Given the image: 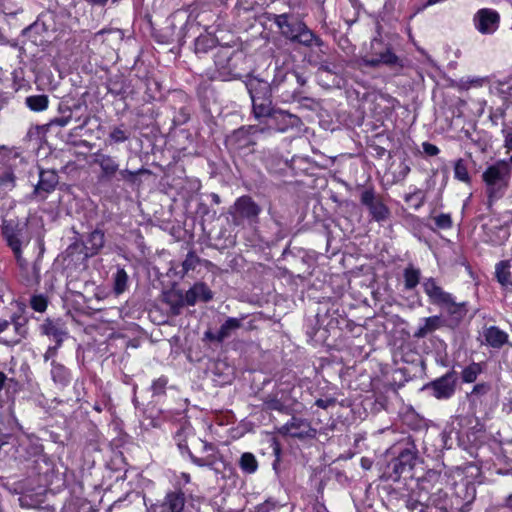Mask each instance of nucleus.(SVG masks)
<instances>
[{
    "label": "nucleus",
    "mask_w": 512,
    "mask_h": 512,
    "mask_svg": "<svg viewBox=\"0 0 512 512\" xmlns=\"http://www.w3.org/2000/svg\"><path fill=\"white\" fill-rule=\"evenodd\" d=\"M66 143L68 145L73 146V147H84V148H86L88 150H91L92 147H93V145L90 142L86 141V140H75L74 139V132L73 131L68 134L67 139H66Z\"/></svg>",
    "instance_id": "nucleus-45"
},
{
    "label": "nucleus",
    "mask_w": 512,
    "mask_h": 512,
    "mask_svg": "<svg viewBox=\"0 0 512 512\" xmlns=\"http://www.w3.org/2000/svg\"><path fill=\"white\" fill-rule=\"evenodd\" d=\"M417 461V453L412 449H404L399 455L394 458L389 464L388 477L393 481H398L400 477L408 472H411Z\"/></svg>",
    "instance_id": "nucleus-7"
},
{
    "label": "nucleus",
    "mask_w": 512,
    "mask_h": 512,
    "mask_svg": "<svg viewBox=\"0 0 512 512\" xmlns=\"http://www.w3.org/2000/svg\"><path fill=\"white\" fill-rule=\"evenodd\" d=\"M370 213L376 221H383L389 216V209L379 200H377L370 208Z\"/></svg>",
    "instance_id": "nucleus-37"
},
{
    "label": "nucleus",
    "mask_w": 512,
    "mask_h": 512,
    "mask_svg": "<svg viewBox=\"0 0 512 512\" xmlns=\"http://www.w3.org/2000/svg\"><path fill=\"white\" fill-rule=\"evenodd\" d=\"M59 347L60 346H57L56 344L55 346L49 347L46 353L44 354L45 361H48L51 357H53L56 354V351Z\"/></svg>",
    "instance_id": "nucleus-58"
},
{
    "label": "nucleus",
    "mask_w": 512,
    "mask_h": 512,
    "mask_svg": "<svg viewBox=\"0 0 512 512\" xmlns=\"http://www.w3.org/2000/svg\"><path fill=\"white\" fill-rule=\"evenodd\" d=\"M19 320H20V318H18V320L15 321L14 326H15V330L17 331V333L19 334L20 337L18 339L12 340L10 342L11 344L19 343L20 339L22 337H25V335H26V329L24 328V323L20 322Z\"/></svg>",
    "instance_id": "nucleus-49"
},
{
    "label": "nucleus",
    "mask_w": 512,
    "mask_h": 512,
    "mask_svg": "<svg viewBox=\"0 0 512 512\" xmlns=\"http://www.w3.org/2000/svg\"><path fill=\"white\" fill-rule=\"evenodd\" d=\"M484 337L486 342L493 348L502 347L508 340V335L495 326L486 329Z\"/></svg>",
    "instance_id": "nucleus-24"
},
{
    "label": "nucleus",
    "mask_w": 512,
    "mask_h": 512,
    "mask_svg": "<svg viewBox=\"0 0 512 512\" xmlns=\"http://www.w3.org/2000/svg\"><path fill=\"white\" fill-rule=\"evenodd\" d=\"M128 275L123 268L117 270L114 276V292L119 295L127 288Z\"/></svg>",
    "instance_id": "nucleus-35"
},
{
    "label": "nucleus",
    "mask_w": 512,
    "mask_h": 512,
    "mask_svg": "<svg viewBox=\"0 0 512 512\" xmlns=\"http://www.w3.org/2000/svg\"><path fill=\"white\" fill-rule=\"evenodd\" d=\"M166 380L164 379H158L156 381H154L153 385H152V389L154 391L155 394H159V393H162L165 386H166Z\"/></svg>",
    "instance_id": "nucleus-54"
},
{
    "label": "nucleus",
    "mask_w": 512,
    "mask_h": 512,
    "mask_svg": "<svg viewBox=\"0 0 512 512\" xmlns=\"http://www.w3.org/2000/svg\"><path fill=\"white\" fill-rule=\"evenodd\" d=\"M200 258L196 255L194 251L188 252L185 260L182 263V267L185 273L190 270H194L196 266L199 264Z\"/></svg>",
    "instance_id": "nucleus-43"
},
{
    "label": "nucleus",
    "mask_w": 512,
    "mask_h": 512,
    "mask_svg": "<svg viewBox=\"0 0 512 512\" xmlns=\"http://www.w3.org/2000/svg\"><path fill=\"white\" fill-rule=\"evenodd\" d=\"M51 374L55 382L64 383L67 381L68 373L66 368L55 361L52 362Z\"/></svg>",
    "instance_id": "nucleus-40"
},
{
    "label": "nucleus",
    "mask_w": 512,
    "mask_h": 512,
    "mask_svg": "<svg viewBox=\"0 0 512 512\" xmlns=\"http://www.w3.org/2000/svg\"><path fill=\"white\" fill-rule=\"evenodd\" d=\"M17 264L20 268V275L22 281L26 286H35L40 282V266L38 260H36L32 265H29L28 262L23 258H16Z\"/></svg>",
    "instance_id": "nucleus-14"
},
{
    "label": "nucleus",
    "mask_w": 512,
    "mask_h": 512,
    "mask_svg": "<svg viewBox=\"0 0 512 512\" xmlns=\"http://www.w3.org/2000/svg\"><path fill=\"white\" fill-rule=\"evenodd\" d=\"M239 466L243 472L252 474L257 470L258 462L252 453L245 452L240 457Z\"/></svg>",
    "instance_id": "nucleus-32"
},
{
    "label": "nucleus",
    "mask_w": 512,
    "mask_h": 512,
    "mask_svg": "<svg viewBox=\"0 0 512 512\" xmlns=\"http://www.w3.org/2000/svg\"><path fill=\"white\" fill-rule=\"evenodd\" d=\"M246 87L251 99L271 96V91L273 89L268 81L262 80L258 77H249L246 82Z\"/></svg>",
    "instance_id": "nucleus-17"
},
{
    "label": "nucleus",
    "mask_w": 512,
    "mask_h": 512,
    "mask_svg": "<svg viewBox=\"0 0 512 512\" xmlns=\"http://www.w3.org/2000/svg\"><path fill=\"white\" fill-rule=\"evenodd\" d=\"M261 207L248 195L236 199L229 208L228 213L232 217V224L241 226L244 221L250 224L257 223L261 213Z\"/></svg>",
    "instance_id": "nucleus-4"
},
{
    "label": "nucleus",
    "mask_w": 512,
    "mask_h": 512,
    "mask_svg": "<svg viewBox=\"0 0 512 512\" xmlns=\"http://www.w3.org/2000/svg\"><path fill=\"white\" fill-rule=\"evenodd\" d=\"M427 480L423 479L418 484L419 493L417 494V497H415V492H412L411 495L408 497L406 501V507L410 511H416L419 507H421L420 512H425V508H427V504L423 501V497L421 495V491L428 492L427 487Z\"/></svg>",
    "instance_id": "nucleus-23"
},
{
    "label": "nucleus",
    "mask_w": 512,
    "mask_h": 512,
    "mask_svg": "<svg viewBox=\"0 0 512 512\" xmlns=\"http://www.w3.org/2000/svg\"><path fill=\"white\" fill-rule=\"evenodd\" d=\"M285 434L294 438H314L316 429L312 428L310 422L303 418L292 417V419L282 427Z\"/></svg>",
    "instance_id": "nucleus-11"
},
{
    "label": "nucleus",
    "mask_w": 512,
    "mask_h": 512,
    "mask_svg": "<svg viewBox=\"0 0 512 512\" xmlns=\"http://www.w3.org/2000/svg\"><path fill=\"white\" fill-rule=\"evenodd\" d=\"M482 368L479 363H471L465 367L462 371V380L466 383H472L477 379V376L481 373Z\"/></svg>",
    "instance_id": "nucleus-36"
},
{
    "label": "nucleus",
    "mask_w": 512,
    "mask_h": 512,
    "mask_svg": "<svg viewBox=\"0 0 512 512\" xmlns=\"http://www.w3.org/2000/svg\"><path fill=\"white\" fill-rule=\"evenodd\" d=\"M185 495L181 491L170 492L161 504V512H184Z\"/></svg>",
    "instance_id": "nucleus-18"
},
{
    "label": "nucleus",
    "mask_w": 512,
    "mask_h": 512,
    "mask_svg": "<svg viewBox=\"0 0 512 512\" xmlns=\"http://www.w3.org/2000/svg\"><path fill=\"white\" fill-rule=\"evenodd\" d=\"M109 137L115 143L124 142L129 138L128 134L120 128H114Z\"/></svg>",
    "instance_id": "nucleus-47"
},
{
    "label": "nucleus",
    "mask_w": 512,
    "mask_h": 512,
    "mask_svg": "<svg viewBox=\"0 0 512 512\" xmlns=\"http://www.w3.org/2000/svg\"><path fill=\"white\" fill-rule=\"evenodd\" d=\"M445 325L446 321L441 316L435 315L427 317L424 319V324L414 332L413 336L417 339L425 338L427 335L433 333L441 327H444Z\"/></svg>",
    "instance_id": "nucleus-19"
},
{
    "label": "nucleus",
    "mask_w": 512,
    "mask_h": 512,
    "mask_svg": "<svg viewBox=\"0 0 512 512\" xmlns=\"http://www.w3.org/2000/svg\"><path fill=\"white\" fill-rule=\"evenodd\" d=\"M193 462L199 466H212V468L216 471V472H220V468L218 467L217 463L215 462H207L205 461L204 459H200V458H192Z\"/></svg>",
    "instance_id": "nucleus-53"
},
{
    "label": "nucleus",
    "mask_w": 512,
    "mask_h": 512,
    "mask_svg": "<svg viewBox=\"0 0 512 512\" xmlns=\"http://www.w3.org/2000/svg\"><path fill=\"white\" fill-rule=\"evenodd\" d=\"M117 173H119L121 180H124L128 183L134 184L136 182V177L138 175L149 174L150 171L145 168H141L137 171H130L128 169H123V170H119Z\"/></svg>",
    "instance_id": "nucleus-38"
},
{
    "label": "nucleus",
    "mask_w": 512,
    "mask_h": 512,
    "mask_svg": "<svg viewBox=\"0 0 512 512\" xmlns=\"http://www.w3.org/2000/svg\"><path fill=\"white\" fill-rule=\"evenodd\" d=\"M16 179V173L10 165L6 167L0 174V187L7 190H12L15 187Z\"/></svg>",
    "instance_id": "nucleus-33"
},
{
    "label": "nucleus",
    "mask_w": 512,
    "mask_h": 512,
    "mask_svg": "<svg viewBox=\"0 0 512 512\" xmlns=\"http://www.w3.org/2000/svg\"><path fill=\"white\" fill-rule=\"evenodd\" d=\"M9 96L7 93L0 92V110L8 103Z\"/></svg>",
    "instance_id": "nucleus-60"
},
{
    "label": "nucleus",
    "mask_w": 512,
    "mask_h": 512,
    "mask_svg": "<svg viewBox=\"0 0 512 512\" xmlns=\"http://www.w3.org/2000/svg\"><path fill=\"white\" fill-rule=\"evenodd\" d=\"M425 200H426L425 192H423L420 189L414 191L413 193H409L405 196V202L411 203V202L415 201L414 207L416 209L420 208L425 203Z\"/></svg>",
    "instance_id": "nucleus-41"
},
{
    "label": "nucleus",
    "mask_w": 512,
    "mask_h": 512,
    "mask_svg": "<svg viewBox=\"0 0 512 512\" xmlns=\"http://www.w3.org/2000/svg\"><path fill=\"white\" fill-rule=\"evenodd\" d=\"M272 20L280 30L281 35L292 43L310 48L313 45L322 47L324 42L300 19L291 14H274Z\"/></svg>",
    "instance_id": "nucleus-1"
},
{
    "label": "nucleus",
    "mask_w": 512,
    "mask_h": 512,
    "mask_svg": "<svg viewBox=\"0 0 512 512\" xmlns=\"http://www.w3.org/2000/svg\"><path fill=\"white\" fill-rule=\"evenodd\" d=\"M31 307L37 312H44L47 308V299L42 295H35L30 301Z\"/></svg>",
    "instance_id": "nucleus-44"
},
{
    "label": "nucleus",
    "mask_w": 512,
    "mask_h": 512,
    "mask_svg": "<svg viewBox=\"0 0 512 512\" xmlns=\"http://www.w3.org/2000/svg\"><path fill=\"white\" fill-rule=\"evenodd\" d=\"M240 54L233 53L228 48H221L214 56V63L218 71L219 77L223 80L240 76V72L236 68L235 60Z\"/></svg>",
    "instance_id": "nucleus-6"
},
{
    "label": "nucleus",
    "mask_w": 512,
    "mask_h": 512,
    "mask_svg": "<svg viewBox=\"0 0 512 512\" xmlns=\"http://www.w3.org/2000/svg\"><path fill=\"white\" fill-rule=\"evenodd\" d=\"M78 248H79V244H78L77 242H75V243L71 244V245L67 248L66 252H67V254H68V255H70V254H72L74 251H76Z\"/></svg>",
    "instance_id": "nucleus-63"
},
{
    "label": "nucleus",
    "mask_w": 512,
    "mask_h": 512,
    "mask_svg": "<svg viewBox=\"0 0 512 512\" xmlns=\"http://www.w3.org/2000/svg\"><path fill=\"white\" fill-rule=\"evenodd\" d=\"M93 163L101 168L99 179L102 181H111L119 171V164L115 158L101 152L93 154Z\"/></svg>",
    "instance_id": "nucleus-13"
},
{
    "label": "nucleus",
    "mask_w": 512,
    "mask_h": 512,
    "mask_svg": "<svg viewBox=\"0 0 512 512\" xmlns=\"http://www.w3.org/2000/svg\"><path fill=\"white\" fill-rule=\"evenodd\" d=\"M510 174V165L505 161L496 162L483 173L482 177L487 186L489 205L502 196L508 186Z\"/></svg>",
    "instance_id": "nucleus-2"
},
{
    "label": "nucleus",
    "mask_w": 512,
    "mask_h": 512,
    "mask_svg": "<svg viewBox=\"0 0 512 512\" xmlns=\"http://www.w3.org/2000/svg\"><path fill=\"white\" fill-rule=\"evenodd\" d=\"M377 200L372 190H365L361 194V202L370 208Z\"/></svg>",
    "instance_id": "nucleus-48"
},
{
    "label": "nucleus",
    "mask_w": 512,
    "mask_h": 512,
    "mask_svg": "<svg viewBox=\"0 0 512 512\" xmlns=\"http://www.w3.org/2000/svg\"><path fill=\"white\" fill-rule=\"evenodd\" d=\"M252 100L253 114L257 119L268 118L275 110L272 107L271 96L268 97H256Z\"/></svg>",
    "instance_id": "nucleus-20"
},
{
    "label": "nucleus",
    "mask_w": 512,
    "mask_h": 512,
    "mask_svg": "<svg viewBox=\"0 0 512 512\" xmlns=\"http://www.w3.org/2000/svg\"><path fill=\"white\" fill-rule=\"evenodd\" d=\"M6 380H7V376L5 375V373L0 372V391L4 387Z\"/></svg>",
    "instance_id": "nucleus-64"
},
{
    "label": "nucleus",
    "mask_w": 512,
    "mask_h": 512,
    "mask_svg": "<svg viewBox=\"0 0 512 512\" xmlns=\"http://www.w3.org/2000/svg\"><path fill=\"white\" fill-rule=\"evenodd\" d=\"M490 390V386L486 383H480L474 386L472 394L484 395Z\"/></svg>",
    "instance_id": "nucleus-51"
},
{
    "label": "nucleus",
    "mask_w": 512,
    "mask_h": 512,
    "mask_svg": "<svg viewBox=\"0 0 512 512\" xmlns=\"http://www.w3.org/2000/svg\"><path fill=\"white\" fill-rule=\"evenodd\" d=\"M505 146L508 150H512V132L506 136ZM510 160L512 162V155Z\"/></svg>",
    "instance_id": "nucleus-61"
},
{
    "label": "nucleus",
    "mask_w": 512,
    "mask_h": 512,
    "mask_svg": "<svg viewBox=\"0 0 512 512\" xmlns=\"http://www.w3.org/2000/svg\"><path fill=\"white\" fill-rule=\"evenodd\" d=\"M245 319V316L241 318H228L221 326L218 331L219 339H227L231 336L232 332L239 329L242 326V320Z\"/></svg>",
    "instance_id": "nucleus-28"
},
{
    "label": "nucleus",
    "mask_w": 512,
    "mask_h": 512,
    "mask_svg": "<svg viewBox=\"0 0 512 512\" xmlns=\"http://www.w3.org/2000/svg\"><path fill=\"white\" fill-rule=\"evenodd\" d=\"M265 406L269 410H281L282 403L277 399H270L265 401Z\"/></svg>",
    "instance_id": "nucleus-55"
},
{
    "label": "nucleus",
    "mask_w": 512,
    "mask_h": 512,
    "mask_svg": "<svg viewBox=\"0 0 512 512\" xmlns=\"http://www.w3.org/2000/svg\"><path fill=\"white\" fill-rule=\"evenodd\" d=\"M437 227L447 229L452 226V220L449 214H440L434 218Z\"/></svg>",
    "instance_id": "nucleus-46"
},
{
    "label": "nucleus",
    "mask_w": 512,
    "mask_h": 512,
    "mask_svg": "<svg viewBox=\"0 0 512 512\" xmlns=\"http://www.w3.org/2000/svg\"><path fill=\"white\" fill-rule=\"evenodd\" d=\"M267 130V128L265 127H260V126H257V125H250V126H247V127H241L240 129L236 130L234 132V135L238 138L240 137H243V136H250V135H255L257 133H263Z\"/></svg>",
    "instance_id": "nucleus-42"
},
{
    "label": "nucleus",
    "mask_w": 512,
    "mask_h": 512,
    "mask_svg": "<svg viewBox=\"0 0 512 512\" xmlns=\"http://www.w3.org/2000/svg\"><path fill=\"white\" fill-rule=\"evenodd\" d=\"M335 402H336V400L333 399V398H330V399H318V400H316L315 404L319 408L326 409L329 406L334 405Z\"/></svg>",
    "instance_id": "nucleus-56"
},
{
    "label": "nucleus",
    "mask_w": 512,
    "mask_h": 512,
    "mask_svg": "<svg viewBox=\"0 0 512 512\" xmlns=\"http://www.w3.org/2000/svg\"><path fill=\"white\" fill-rule=\"evenodd\" d=\"M217 336H218V332L217 333H213L212 331H207L205 333V338L209 339L210 341H217L219 343L224 341V339H219Z\"/></svg>",
    "instance_id": "nucleus-59"
},
{
    "label": "nucleus",
    "mask_w": 512,
    "mask_h": 512,
    "mask_svg": "<svg viewBox=\"0 0 512 512\" xmlns=\"http://www.w3.org/2000/svg\"><path fill=\"white\" fill-rule=\"evenodd\" d=\"M420 270L414 268L413 265H409L404 270V285L405 289L412 290L414 289L420 281Z\"/></svg>",
    "instance_id": "nucleus-31"
},
{
    "label": "nucleus",
    "mask_w": 512,
    "mask_h": 512,
    "mask_svg": "<svg viewBox=\"0 0 512 512\" xmlns=\"http://www.w3.org/2000/svg\"><path fill=\"white\" fill-rule=\"evenodd\" d=\"M306 78L296 71H291L289 75V87L286 89V94L295 97L301 93V88L306 84Z\"/></svg>",
    "instance_id": "nucleus-29"
},
{
    "label": "nucleus",
    "mask_w": 512,
    "mask_h": 512,
    "mask_svg": "<svg viewBox=\"0 0 512 512\" xmlns=\"http://www.w3.org/2000/svg\"><path fill=\"white\" fill-rule=\"evenodd\" d=\"M164 302L167 303L174 315H178L186 304L185 295L180 290H170L163 294Z\"/></svg>",
    "instance_id": "nucleus-22"
},
{
    "label": "nucleus",
    "mask_w": 512,
    "mask_h": 512,
    "mask_svg": "<svg viewBox=\"0 0 512 512\" xmlns=\"http://www.w3.org/2000/svg\"><path fill=\"white\" fill-rule=\"evenodd\" d=\"M423 286L426 294L429 296L430 301L433 304L445 306L447 303L451 302L452 296L443 291V289L436 284L433 278L427 279Z\"/></svg>",
    "instance_id": "nucleus-15"
},
{
    "label": "nucleus",
    "mask_w": 512,
    "mask_h": 512,
    "mask_svg": "<svg viewBox=\"0 0 512 512\" xmlns=\"http://www.w3.org/2000/svg\"><path fill=\"white\" fill-rule=\"evenodd\" d=\"M456 377L454 372H448L444 376L427 385L433 390V395L438 398H449L455 390Z\"/></svg>",
    "instance_id": "nucleus-12"
},
{
    "label": "nucleus",
    "mask_w": 512,
    "mask_h": 512,
    "mask_svg": "<svg viewBox=\"0 0 512 512\" xmlns=\"http://www.w3.org/2000/svg\"><path fill=\"white\" fill-rule=\"evenodd\" d=\"M319 71L328 72V73H336L333 68H331L328 64H321L318 68Z\"/></svg>",
    "instance_id": "nucleus-62"
},
{
    "label": "nucleus",
    "mask_w": 512,
    "mask_h": 512,
    "mask_svg": "<svg viewBox=\"0 0 512 512\" xmlns=\"http://www.w3.org/2000/svg\"><path fill=\"white\" fill-rule=\"evenodd\" d=\"M291 71L283 68H277L274 78L270 83L273 89H282L286 93V89L289 87V75Z\"/></svg>",
    "instance_id": "nucleus-30"
},
{
    "label": "nucleus",
    "mask_w": 512,
    "mask_h": 512,
    "mask_svg": "<svg viewBox=\"0 0 512 512\" xmlns=\"http://www.w3.org/2000/svg\"><path fill=\"white\" fill-rule=\"evenodd\" d=\"M423 150L429 156H436L439 153L438 147L428 142L423 143Z\"/></svg>",
    "instance_id": "nucleus-50"
},
{
    "label": "nucleus",
    "mask_w": 512,
    "mask_h": 512,
    "mask_svg": "<svg viewBox=\"0 0 512 512\" xmlns=\"http://www.w3.org/2000/svg\"><path fill=\"white\" fill-rule=\"evenodd\" d=\"M511 262L510 260H504L496 265V277L498 282L506 287L512 288V277H511Z\"/></svg>",
    "instance_id": "nucleus-25"
},
{
    "label": "nucleus",
    "mask_w": 512,
    "mask_h": 512,
    "mask_svg": "<svg viewBox=\"0 0 512 512\" xmlns=\"http://www.w3.org/2000/svg\"><path fill=\"white\" fill-rule=\"evenodd\" d=\"M500 16L498 12L491 9H480L475 17V26L482 34H490L497 30Z\"/></svg>",
    "instance_id": "nucleus-10"
},
{
    "label": "nucleus",
    "mask_w": 512,
    "mask_h": 512,
    "mask_svg": "<svg viewBox=\"0 0 512 512\" xmlns=\"http://www.w3.org/2000/svg\"><path fill=\"white\" fill-rule=\"evenodd\" d=\"M46 95H33L26 98V105L33 111H43L48 107Z\"/></svg>",
    "instance_id": "nucleus-34"
},
{
    "label": "nucleus",
    "mask_w": 512,
    "mask_h": 512,
    "mask_svg": "<svg viewBox=\"0 0 512 512\" xmlns=\"http://www.w3.org/2000/svg\"><path fill=\"white\" fill-rule=\"evenodd\" d=\"M448 314L451 316V325L456 326L466 315L465 303H456L451 299V302L445 305Z\"/></svg>",
    "instance_id": "nucleus-27"
},
{
    "label": "nucleus",
    "mask_w": 512,
    "mask_h": 512,
    "mask_svg": "<svg viewBox=\"0 0 512 512\" xmlns=\"http://www.w3.org/2000/svg\"><path fill=\"white\" fill-rule=\"evenodd\" d=\"M59 183V176L55 170H39V181L34 186L32 197L45 199L53 192Z\"/></svg>",
    "instance_id": "nucleus-8"
},
{
    "label": "nucleus",
    "mask_w": 512,
    "mask_h": 512,
    "mask_svg": "<svg viewBox=\"0 0 512 512\" xmlns=\"http://www.w3.org/2000/svg\"><path fill=\"white\" fill-rule=\"evenodd\" d=\"M45 335L52 336L57 346H61L66 332L55 322L47 319L41 326Z\"/></svg>",
    "instance_id": "nucleus-26"
},
{
    "label": "nucleus",
    "mask_w": 512,
    "mask_h": 512,
    "mask_svg": "<svg viewBox=\"0 0 512 512\" xmlns=\"http://www.w3.org/2000/svg\"><path fill=\"white\" fill-rule=\"evenodd\" d=\"M267 130L275 129L279 132H285L289 128L298 127L300 119L296 115L283 110H274L268 117Z\"/></svg>",
    "instance_id": "nucleus-9"
},
{
    "label": "nucleus",
    "mask_w": 512,
    "mask_h": 512,
    "mask_svg": "<svg viewBox=\"0 0 512 512\" xmlns=\"http://www.w3.org/2000/svg\"><path fill=\"white\" fill-rule=\"evenodd\" d=\"M213 298L212 291L203 282L194 284L186 293L185 301L189 306L194 305L198 300L208 302Z\"/></svg>",
    "instance_id": "nucleus-16"
},
{
    "label": "nucleus",
    "mask_w": 512,
    "mask_h": 512,
    "mask_svg": "<svg viewBox=\"0 0 512 512\" xmlns=\"http://www.w3.org/2000/svg\"><path fill=\"white\" fill-rule=\"evenodd\" d=\"M454 171H455V177L458 180L463 181L465 183L470 182L471 178L468 173L467 166L463 159H459L456 161L455 166H454Z\"/></svg>",
    "instance_id": "nucleus-39"
},
{
    "label": "nucleus",
    "mask_w": 512,
    "mask_h": 512,
    "mask_svg": "<svg viewBox=\"0 0 512 512\" xmlns=\"http://www.w3.org/2000/svg\"><path fill=\"white\" fill-rule=\"evenodd\" d=\"M2 235L15 258L22 257V244L26 241V226L13 221H4Z\"/></svg>",
    "instance_id": "nucleus-5"
},
{
    "label": "nucleus",
    "mask_w": 512,
    "mask_h": 512,
    "mask_svg": "<svg viewBox=\"0 0 512 512\" xmlns=\"http://www.w3.org/2000/svg\"><path fill=\"white\" fill-rule=\"evenodd\" d=\"M209 41L207 37H198L195 41L196 53L205 51L206 43Z\"/></svg>",
    "instance_id": "nucleus-52"
},
{
    "label": "nucleus",
    "mask_w": 512,
    "mask_h": 512,
    "mask_svg": "<svg viewBox=\"0 0 512 512\" xmlns=\"http://www.w3.org/2000/svg\"><path fill=\"white\" fill-rule=\"evenodd\" d=\"M362 66L377 68L385 65L391 69L402 68V60L392 51L388 43H384L379 38H374L370 43L369 55L361 58Z\"/></svg>",
    "instance_id": "nucleus-3"
},
{
    "label": "nucleus",
    "mask_w": 512,
    "mask_h": 512,
    "mask_svg": "<svg viewBox=\"0 0 512 512\" xmlns=\"http://www.w3.org/2000/svg\"><path fill=\"white\" fill-rule=\"evenodd\" d=\"M105 243V235L104 232L100 229H95L93 232L89 234L87 239L85 249L86 256H93L99 252V250L104 246Z\"/></svg>",
    "instance_id": "nucleus-21"
},
{
    "label": "nucleus",
    "mask_w": 512,
    "mask_h": 512,
    "mask_svg": "<svg viewBox=\"0 0 512 512\" xmlns=\"http://www.w3.org/2000/svg\"><path fill=\"white\" fill-rule=\"evenodd\" d=\"M70 118H71V116L55 118V119L51 120L50 125H57V126L64 127L69 123Z\"/></svg>",
    "instance_id": "nucleus-57"
}]
</instances>
